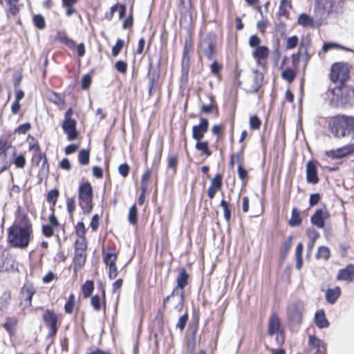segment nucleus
Here are the masks:
<instances>
[{"label":"nucleus","instance_id":"obj_10","mask_svg":"<svg viewBox=\"0 0 354 354\" xmlns=\"http://www.w3.org/2000/svg\"><path fill=\"white\" fill-rule=\"evenodd\" d=\"M59 225V223L58 221V219L57 218L54 213H52L49 216L48 223L42 225V234L46 238L52 237L54 235L55 228H57Z\"/></svg>","mask_w":354,"mask_h":354},{"label":"nucleus","instance_id":"obj_61","mask_svg":"<svg viewBox=\"0 0 354 354\" xmlns=\"http://www.w3.org/2000/svg\"><path fill=\"white\" fill-rule=\"evenodd\" d=\"M30 129V124L29 123H26L19 125L15 130V132L19 134H24Z\"/></svg>","mask_w":354,"mask_h":354},{"label":"nucleus","instance_id":"obj_44","mask_svg":"<svg viewBox=\"0 0 354 354\" xmlns=\"http://www.w3.org/2000/svg\"><path fill=\"white\" fill-rule=\"evenodd\" d=\"M6 2V6L9 9L10 12L15 15L19 11L17 3L19 0H5Z\"/></svg>","mask_w":354,"mask_h":354},{"label":"nucleus","instance_id":"obj_41","mask_svg":"<svg viewBox=\"0 0 354 354\" xmlns=\"http://www.w3.org/2000/svg\"><path fill=\"white\" fill-rule=\"evenodd\" d=\"M151 171L149 170L146 171L141 178V189H143V192H146L147 190L148 183L151 178Z\"/></svg>","mask_w":354,"mask_h":354},{"label":"nucleus","instance_id":"obj_40","mask_svg":"<svg viewBox=\"0 0 354 354\" xmlns=\"http://www.w3.org/2000/svg\"><path fill=\"white\" fill-rule=\"evenodd\" d=\"M330 257V251L327 247L321 246L318 248V251L316 254L317 259H323L327 260Z\"/></svg>","mask_w":354,"mask_h":354},{"label":"nucleus","instance_id":"obj_15","mask_svg":"<svg viewBox=\"0 0 354 354\" xmlns=\"http://www.w3.org/2000/svg\"><path fill=\"white\" fill-rule=\"evenodd\" d=\"M30 150L34 151V154L32 158V161L35 165H38L40 162H42V169H45L46 167H48V162H47V158L45 156V154L42 153L40 148L38 145H32L30 146Z\"/></svg>","mask_w":354,"mask_h":354},{"label":"nucleus","instance_id":"obj_22","mask_svg":"<svg viewBox=\"0 0 354 354\" xmlns=\"http://www.w3.org/2000/svg\"><path fill=\"white\" fill-rule=\"evenodd\" d=\"M263 81V74L258 71H255L254 72V76H253V84L251 86V87L249 88V90H248L249 92H250V93L257 92L259 90V88H261Z\"/></svg>","mask_w":354,"mask_h":354},{"label":"nucleus","instance_id":"obj_18","mask_svg":"<svg viewBox=\"0 0 354 354\" xmlns=\"http://www.w3.org/2000/svg\"><path fill=\"white\" fill-rule=\"evenodd\" d=\"M352 151L348 145H346L342 147L337 149L330 150L326 152L328 157L333 159H340L346 157V156L352 153Z\"/></svg>","mask_w":354,"mask_h":354},{"label":"nucleus","instance_id":"obj_34","mask_svg":"<svg viewBox=\"0 0 354 354\" xmlns=\"http://www.w3.org/2000/svg\"><path fill=\"white\" fill-rule=\"evenodd\" d=\"M291 8L290 2L288 0H281L279 8L278 14L280 16H287L288 10Z\"/></svg>","mask_w":354,"mask_h":354},{"label":"nucleus","instance_id":"obj_9","mask_svg":"<svg viewBox=\"0 0 354 354\" xmlns=\"http://www.w3.org/2000/svg\"><path fill=\"white\" fill-rule=\"evenodd\" d=\"M43 319L48 327L50 328L49 336H54L57 331V315L52 310H46L44 315Z\"/></svg>","mask_w":354,"mask_h":354},{"label":"nucleus","instance_id":"obj_46","mask_svg":"<svg viewBox=\"0 0 354 354\" xmlns=\"http://www.w3.org/2000/svg\"><path fill=\"white\" fill-rule=\"evenodd\" d=\"M75 295L71 294L68 299V301L66 303L64 306V309L66 313H71L73 310L74 304H75Z\"/></svg>","mask_w":354,"mask_h":354},{"label":"nucleus","instance_id":"obj_37","mask_svg":"<svg viewBox=\"0 0 354 354\" xmlns=\"http://www.w3.org/2000/svg\"><path fill=\"white\" fill-rule=\"evenodd\" d=\"M128 221L132 225H136L138 221L137 208L136 205H132L129 211Z\"/></svg>","mask_w":354,"mask_h":354},{"label":"nucleus","instance_id":"obj_45","mask_svg":"<svg viewBox=\"0 0 354 354\" xmlns=\"http://www.w3.org/2000/svg\"><path fill=\"white\" fill-rule=\"evenodd\" d=\"M210 187L221 190L222 187V175L217 174L215 177L212 179Z\"/></svg>","mask_w":354,"mask_h":354},{"label":"nucleus","instance_id":"obj_19","mask_svg":"<svg viewBox=\"0 0 354 354\" xmlns=\"http://www.w3.org/2000/svg\"><path fill=\"white\" fill-rule=\"evenodd\" d=\"M328 214L322 209L317 210L311 217V222L319 228H324Z\"/></svg>","mask_w":354,"mask_h":354},{"label":"nucleus","instance_id":"obj_24","mask_svg":"<svg viewBox=\"0 0 354 354\" xmlns=\"http://www.w3.org/2000/svg\"><path fill=\"white\" fill-rule=\"evenodd\" d=\"M308 344L310 348H314L317 351H321L322 348L324 352H326V351L324 342L315 335H309Z\"/></svg>","mask_w":354,"mask_h":354},{"label":"nucleus","instance_id":"obj_39","mask_svg":"<svg viewBox=\"0 0 354 354\" xmlns=\"http://www.w3.org/2000/svg\"><path fill=\"white\" fill-rule=\"evenodd\" d=\"M196 148L197 150L203 151L207 156H209L212 154V151L208 148V142L206 141H197Z\"/></svg>","mask_w":354,"mask_h":354},{"label":"nucleus","instance_id":"obj_54","mask_svg":"<svg viewBox=\"0 0 354 354\" xmlns=\"http://www.w3.org/2000/svg\"><path fill=\"white\" fill-rule=\"evenodd\" d=\"M129 166L126 163L121 164L118 167V171L120 174L124 178L127 177L129 175Z\"/></svg>","mask_w":354,"mask_h":354},{"label":"nucleus","instance_id":"obj_35","mask_svg":"<svg viewBox=\"0 0 354 354\" xmlns=\"http://www.w3.org/2000/svg\"><path fill=\"white\" fill-rule=\"evenodd\" d=\"M87 248V243L85 236H80L75 241V251H86Z\"/></svg>","mask_w":354,"mask_h":354},{"label":"nucleus","instance_id":"obj_49","mask_svg":"<svg viewBox=\"0 0 354 354\" xmlns=\"http://www.w3.org/2000/svg\"><path fill=\"white\" fill-rule=\"evenodd\" d=\"M261 42V39L256 35L250 36L249 39V46L252 48H254V49L261 46L260 45Z\"/></svg>","mask_w":354,"mask_h":354},{"label":"nucleus","instance_id":"obj_8","mask_svg":"<svg viewBox=\"0 0 354 354\" xmlns=\"http://www.w3.org/2000/svg\"><path fill=\"white\" fill-rule=\"evenodd\" d=\"M216 48V37L209 34L205 37L201 44V53L208 59H212Z\"/></svg>","mask_w":354,"mask_h":354},{"label":"nucleus","instance_id":"obj_56","mask_svg":"<svg viewBox=\"0 0 354 354\" xmlns=\"http://www.w3.org/2000/svg\"><path fill=\"white\" fill-rule=\"evenodd\" d=\"M306 234L311 241H316L319 236V232L313 228H308L306 231Z\"/></svg>","mask_w":354,"mask_h":354},{"label":"nucleus","instance_id":"obj_64","mask_svg":"<svg viewBox=\"0 0 354 354\" xmlns=\"http://www.w3.org/2000/svg\"><path fill=\"white\" fill-rule=\"evenodd\" d=\"M118 275L116 265L109 266V277L111 279H115Z\"/></svg>","mask_w":354,"mask_h":354},{"label":"nucleus","instance_id":"obj_16","mask_svg":"<svg viewBox=\"0 0 354 354\" xmlns=\"http://www.w3.org/2000/svg\"><path fill=\"white\" fill-rule=\"evenodd\" d=\"M306 180L308 183L313 185L319 182L317 165L314 161H308L306 164Z\"/></svg>","mask_w":354,"mask_h":354},{"label":"nucleus","instance_id":"obj_52","mask_svg":"<svg viewBox=\"0 0 354 354\" xmlns=\"http://www.w3.org/2000/svg\"><path fill=\"white\" fill-rule=\"evenodd\" d=\"M298 44V38L296 36L288 37L286 41V49H292Z\"/></svg>","mask_w":354,"mask_h":354},{"label":"nucleus","instance_id":"obj_7","mask_svg":"<svg viewBox=\"0 0 354 354\" xmlns=\"http://www.w3.org/2000/svg\"><path fill=\"white\" fill-rule=\"evenodd\" d=\"M349 73L347 67L342 63L334 64L331 67L330 80L333 82H339L340 84L348 78Z\"/></svg>","mask_w":354,"mask_h":354},{"label":"nucleus","instance_id":"obj_13","mask_svg":"<svg viewBox=\"0 0 354 354\" xmlns=\"http://www.w3.org/2000/svg\"><path fill=\"white\" fill-rule=\"evenodd\" d=\"M64 133L69 141L74 140L77 137L76 122L75 120H64L62 124Z\"/></svg>","mask_w":354,"mask_h":354},{"label":"nucleus","instance_id":"obj_30","mask_svg":"<svg viewBox=\"0 0 354 354\" xmlns=\"http://www.w3.org/2000/svg\"><path fill=\"white\" fill-rule=\"evenodd\" d=\"M296 77V73L292 68H288L281 72V77L288 83H291Z\"/></svg>","mask_w":354,"mask_h":354},{"label":"nucleus","instance_id":"obj_50","mask_svg":"<svg viewBox=\"0 0 354 354\" xmlns=\"http://www.w3.org/2000/svg\"><path fill=\"white\" fill-rule=\"evenodd\" d=\"M13 162L16 167L22 169L24 167L26 161L24 155H19L15 158Z\"/></svg>","mask_w":354,"mask_h":354},{"label":"nucleus","instance_id":"obj_29","mask_svg":"<svg viewBox=\"0 0 354 354\" xmlns=\"http://www.w3.org/2000/svg\"><path fill=\"white\" fill-rule=\"evenodd\" d=\"M86 251L79 252L75 251L74 264L75 267L81 268L86 261Z\"/></svg>","mask_w":354,"mask_h":354},{"label":"nucleus","instance_id":"obj_60","mask_svg":"<svg viewBox=\"0 0 354 354\" xmlns=\"http://www.w3.org/2000/svg\"><path fill=\"white\" fill-rule=\"evenodd\" d=\"M75 230H76V234L78 236V237L84 236L85 227H84V224L82 222L77 223V224L76 225V227H75Z\"/></svg>","mask_w":354,"mask_h":354},{"label":"nucleus","instance_id":"obj_1","mask_svg":"<svg viewBox=\"0 0 354 354\" xmlns=\"http://www.w3.org/2000/svg\"><path fill=\"white\" fill-rule=\"evenodd\" d=\"M32 232V225L24 216L20 224H15L9 227L8 242L14 248H26L29 245Z\"/></svg>","mask_w":354,"mask_h":354},{"label":"nucleus","instance_id":"obj_12","mask_svg":"<svg viewBox=\"0 0 354 354\" xmlns=\"http://www.w3.org/2000/svg\"><path fill=\"white\" fill-rule=\"evenodd\" d=\"M284 328L281 326V322L279 317L276 313H272L268 322V334L270 336H273L275 333L283 331Z\"/></svg>","mask_w":354,"mask_h":354},{"label":"nucleus","instance_id":"obj_47","mask_svg":"<svg viewBox=\"0 0 354 354\" xmlns=\"http://www.w3.org/2000/svg\"><path fill=\"white\" fill-rule=\"evenodd\" d=\"M124 45V41L121 39H118L116 41L115 45L112 48V51H111L112 55L113 57H116L121 51Z\"/></svg>","mask_w":354,"mask_h":354},{"label":"nucleus","instance_id":"obj_63","mask_svg":"<svg viewBox=\"0 0 354 354\" xmlns=\"http://www.w3.org/2000/svg\"><path fill=\"white\" fill-rule=\"evenodd\" d=\"M210 68H211V72L214 75H218L219 72H220V71H221V65L217 62H214L211 64Z\"/></svg>","mask_w":354,"mask_h":354},{"label":"nucleus","instance_id":"obj_27","mask_svg":"<svg viewBox=\"0 0 354 354\" xmlns=\"http://www.w3.org/2000/svg\"><path fill=\"white\" fill-rule=\"evenodd\" d=\"M315 319L316 325L319 328H326L329 325V322L326 319L323 310H319L315 313Z\"/></svg>","mask_w":354,"mask_h":354},{"label":"nucleus","instance_id":"obj_51","mask_svg":"<svg viewBox=\"0 0 354 354\" xmlns=\"http://www.w3.org/2000/svg\"><path fill=\"white\" fill-rule=\"evenodd\" d=\"M261 120L257 115H253L250 118V127L252 129H258L261 126Z\"/></svg>","mask_w":354,"mask_h":354},{"label":"nucleus","instance_id":"obj_6","mask_svg":"<svg viewBox=\"0 0 354 354\" xmlns=\"http://www.w3.org/2000/svg\"><path fill=\"white\" fill-rule=\"evenodd\" d=\"M188 274L186 272L185 269H182L180 270L176 281L177 286L173 290V295L174 296V299H176V301L178 304V308H180L182 299H183V288L187 284Z\"/></svg>","mask_w":354,"mask_h":354},{"label":"nucleus","instance_id":"obj_2","mask_svg":"<svg viewBox=\"0 0 354 354\" xmlns=\"http://www.w3.org/2000/svg\"><path fill=\"white\" fill-rule=\"evenodd\" d=\"M328 129L338 139H354V118L346 115H337L330 118Z\"/></svg>","mask_w":354,"mask_h":354},{"label":"nucleus","instance_id":"obj_21","mask_svg":"<svg viewBox=\"0 0 354 354\" xmlns=\"http://www.w3.org/2000/svg\"><path fill=\"white\" fill-rule=\"evenodd\" d=\"M148 78L149 84V95H151L153 92L158 87V74L156 71H153L151 64L149 66Z\"/></svg>","mask_w":354,"mask_h":354},{"label":"nucleus","instance_id":"obj_25","mask_svg":"<svg viewBox=\"0 0 354 354\" xmlns=\"http://www.w3.org/2000/svg\"><path fill=\"white\" fill-rule=\"evenodd\" d=\"M105 301V291L103 289L102 292V298L97 295H93L91 299V304L95 311H100L102 308V304H104Z\"/></svg>","mask_w":354,"mask_h":354},{"label":"nucleus","instance_id":"obj_59","mask_svg":"<svg viewBox=\"0 0 354 354\" xmlns=\"http://www.w3.org/2000/svg\"><path fill=\"white\" fill-rule=\"evenodd\" d=\"M67 209L68 213L72 215L75 209V201L73 198H69L66 202Z\"/></svg>","mask_w":354,"mask_h":354},{"label":"nucleus","instance_id":"obj_48","mask_svg":"<svg viewBox=\"0 0 354 354\" xmlns=\"http://www.w3.org/2000/svg\"><path fill=\"white\" fill-rule=\"evenodd\" d=\"M221 206L223 209L224 218L227 222H229L231 218V211L228 207V203L225 200L221 201Z\"/></svg>","mask_w":354,"mask_h":354},{"label":"nucleus","instance_id":"obj_58","mask_svg":"<svg viewBox=\"0 0 354 354\" xmlns=\"http://www.w3.org/2000/svg\"><path fill=\"white\" fill-rule=\"evenodd\" d=\"M91 83V77L86 74L83 76L82 79V89H87L90 86V84Z\"/></svg>","mask_w":354,"mask_h":354},{"label":"nucleus","instance_id":"obj_32","mask_svg":"<svg viewBox=\"0 0 354 354\" xmlns=\"http://www.w3.org/2000/svg\"><path fill=\"white\" fill-rule=\"evenodd\" d=\"M94 289V283L92 281H86L82 287V294L85 298L90 297Z\"/></svg>","mask_w":354,"mask_h":354},{"label":"nucleus","instance_id":"obj_57","mask_svg":"<svg viewBox=\"0 0 354 354\" xmlns=\"http://www.w3.org/2000/svg\"><path fill=\"white\" fill-rule=\"evenodd\" d=\"M115 69L121 73H125L127 72V63L123 61H118L115 64Z\"/></svg>","mask_w":354,"mask_h":354},{"label":"nucleus","instance_id":"obj_23","mask_svg":"<svg viewBox=\"0 0 354 354\" xmlns=\"http://www.w3.org/2000/svg\"><path fill=\"white\" fill-rule=\"evenodd\" d=\"M269 52V49L266 46H261L254 49L252 52V57L259 64L261 60L265 59L268 57Z\"/></svg>","mask_w":354,"mask_h":354},{"label":"nucleus","instance_id":"obj_36","mask_svg":"<svg viewBox=\"0 0 354 354\" xmlns=\"http://www.w3.org/2000/svg\"><path fill=\"white\" fill-rule=\"evenodd\" d=\"M11 301V294L10 292H4L0 297V308H6Z\"/></svg>","mask_w":354,"mask_h":354},{"label":"nucleus","instance_id":"obj_11","mask_svg":"<svg viewBox=\"0 0 354 354\" xmlns=\"http://www.w3.org/2000/svg\"><path fill=\"white\" fill-rule=\"evenodd\" d=\"M208 126V120L204 118H201L199 124L195 125L192 128V138L196 141L201 140L207 131Z\"/></svg>","mask_w":354,"mask_h":354},{"label":"nucleus","instance_id":"obj_26","mask_svg":"<svg viewBox=\"0 0 354 354\" xmlns=\"http://www.w3.org/2000/svg\"><path fill=\"white\" fill-rule=\"evenodd\" d=\"M341 294V289L339 287L337 286L333 289H328L326 294V301L330 304H333L336 300L339 298Z\"/></svg>","mask_w":354,"mask_h":354},{"label":"nucleus","instance_id":"obj_31","mask_svg":"<svg viewBox=\"0 0 354 354\" xmlns=\"http://www.w3.org/2000/svg\"><path fill=\"white\" fill-rule=\"evenodd\" d=\"M301 223V218L299 212L297 208H293L292 210L291 218L289 221V225L295 227L299 225Z\"/></svg>","mask_w":354,"mask_h":354},{"label":"nucleus","instance_id":"obj_53","mask_svg":"<svg viewBox=\"0 0 354 354\" xmlns=\"http://www.w3.org/2000/svg\"><path fill=\"white\" fill-rule=\"evenodd\" d=\"M187 319H188L187 314H185V315H182L179 318V319H178V322H177V324L176 325V327L177 328H179L180 330H184V328H185V327L186 326Z\"/></svg>","mask_w":354,"mask_h":354},{"label":"nucleus","instance_id":"obj_20","mask_svg":"<svg viewBox=\"0 0 354 354\" xmlns=\"http://www.w3.org/2000/svg\"><path fill=\"white\" fill-rule=\"evenodd\" d=\"M337 279L352 281L354 279V266L349 264L345 268L341 269L338 272Z\"/></svg>","mask_w":354,"mask_h":354},{"label":"nucleus","instance_id":"obj_33","mask_svg":"<svg viewBox=\"0 0 354 354\" xmlns=\"http://www.w3.org/2000/svg\"><path fill=\"white\" fill-rule=\"evenodd\" d=\"M297 22L299 24L303 26H313V19L306 14H301L297 19Z\"/></svg>","mask_w":354,"mask_h":354},{"label":"nucleus","instance_id":"obj_17","mask_svg":"<svg viewBox=\"0 0 354 354\" xmlns=\"http://www.w3.org/2000/svg\"><path fill=\"white\" fill-rule=\"evenodd\" d=\"M34 294L35 289L31 285H24L21 290V304L25 307L30 306Z\"/></svg>","mask_w":354,"mask_h":354},{"label":"nucleus","instance_id":"obj_38","mask_svg":"<svg viewBox=\"0 0 354 354\" xmlns=\"http://www.w3.org/2000/svg\"><path fill=\"white\" fill-rule=\"evenodd\" d=\"M78 160L82 165H86L89 163V151L86 149H82L78 155Z\"/></svg>","mask_w":354,"mask_h":354},{"label":"nucleus","instance_id":"obj_55","mask_svg":"<svg viewBox=\"0 0 354 354\" xmlns=\"http://www.w3.org/2000/svg\"><path fill=\"white\" fill-rule=\"evenodd\" d=\"M59 192L56 189H52L48 193L47 200L50 203H55Z\"/></svg>","mask_w":354,"mask_h":354},{"label":"nucleus","instance_id":"obj_3","mask_svg":"<svg viewBox=\"0 0 354 354\" xmlns=\"http://www.w3.org/2000/svg\"><path fill=\"white\" fill-rule=\"evenodd\" d=\"M354 91L344 84L330 88L327 92V98L332 107H343L353 98Z\"/></svg>","mask_w":354,"mask_h":354},{"label":"nucleus","instance_id":"obj_4","mask_svg":"<svg viewBox=\"0 0 354 354\" xmlns=\"http://www.w3.org/2000/svg\"><path fill=\"white\" fill-rule=\"evenodd\" d=\"M93 188L88 181L80 183L78 189L79 204L83 212L88 214L93 208Z\"/></svg>","mask_w":354,"mask_h":354},{"label":"nucleus","instance_id":"obj_42","mask_svg":"<svg viewBox=\"0 0 354 354\" xmlns=\"http://www.w3.org/2000/svg\"><path fill=\"white\" fill-rule=\"evenodd\" d=\"M33 23L35 26L40 30H42L46 27L44 18L41 15H35L33 17Z\"/></svg>","mask_w":354,"mask_h":354},{"label":"nucleus","instance_id":"obj_43","mask_svg":"<svg viewBox=\"0 0 354 354\" xmlns=\"http://www.w3.org/2000/svg\"><path fill=\"white\" fill-rule=\"evenodd\" d=\"M116 259L117 256L115 253L109 252L105 254L104 261L107 266H115Z\"/></svg>","mask_w":354,"mask_h":354},{"label":"nucleus","instance_id":"obj_62","mask_svg":"<svg viewBox=\"0 0 354 354\" xmlns=\"http://www.w3.org/2000/svg\"><path fill=\"white\" fill-rule=\"evenodd\" d=\"M275 334H276L275 341H276L277 344L279 346H282L285 342L284 330L277 333H275Z\"/></svg>","mask_w":354,"mask_h":354},{"label":"nucleus","instance_id":"obj_5","mask_svg":"<svg viewBox=\"0 0 354 354\" xmlns=\"http://www.w3.org/2000/svg\"><path fill=\"white\" fill-rule=\"evenodd\" d=\"M304 309V304L301 301L290 304L287 308V317L289 322L292 324H299L302 321Z\"/></svg>","mask_w":354,"mask_h":354},{"label":"nucleus","instance_id":"obj_28","mask_svg":"<svg viewBox=\"0 0 354 354\" xmlns=\"http://www.w3.org/2000/svg\"><path fill=\"white\" fill-rule=\"evenodd\" d=\"M168 302H171V303L174 309L176 312H180L182 310V309H183V307L184 292H183V299H182L180 308H178V302L176 301V299H174V296L173 295V292H171V294L170 295L167 296L165 299H164V300H163L164 307L166 306V304Z\"/></svg>","mask_w":354,"mask_h":354},{"label":"nucleus","instance_id":"obj_14","mask_svg":"<svg viewBox=\"0 0 354 354\" xmlns=\"http://www.w3.org/2000/svg\"><path fill=\"white\" fill-rule=\"evenodd\" d=\"M333 7V3L332 0H317L315 10L320 17H323L331 12Z\"/></svg>","mask_w":354,"mask_h":354}]
</instances>
